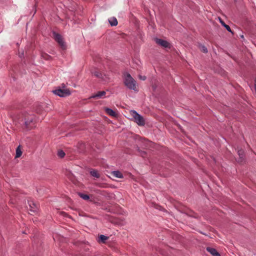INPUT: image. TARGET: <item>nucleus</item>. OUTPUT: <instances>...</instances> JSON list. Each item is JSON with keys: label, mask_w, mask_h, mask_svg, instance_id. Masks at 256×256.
<instances>
[{"label": "nucleus", "mask_w": 256, "mask_h": 256, "mask_svg": "<svg viewBox=\"0 0 256 256\" xmlns=\"http://www.w3.org/2000/svg\"><path fill=\"white\" fill-rule=\"evenodd\" d=\"M18 116L19 122H22L26 128L30 130L36 126V118L34 114L24 112L18 115Z\"/></svg>", "instance_id": "1"}, {"label": "nucleus", "mask_w": 256, "mask_h": 256, "mask_svg": "<svg viewBox=\"0 0 256 256\" xmlns=\"http://www.w3.org/2000/svg\"><path fill=\"white\" fill-rule=\"evenodd\" d=\"M124 85L129 89L132 90L134 91H138L136 86V82L132 78L130 74L127 73L124 79Z\"/></svg>", "instance_id": "2"}, {"label": "nucleus", "mask_w": 256, "mask_h": 256, "mask_svg": "<svg viewBox=\"0 0 256 256\" xmlns=\"http://www.w3.org/2000/svg\"><path fill=\"white\" fill-rule=\"evenodd\" d=\"M132 116L134 119V122L140 126H144L145 124L144 118L139 114L136 111H132Z\"/></svg>", "instance_id": "3"}, {"label": "nucleus", "mask_w": 256, "mask_h": 256, "mask_svg": "<svg viewBox=\"0 0 256 256\" xmlns=\"http://www.w3.org/2000/svg\"><path fill=\"white\" fill-rule=\"evenodd\" d=\"M56 95L60 97H66L71 94V92L68 88H58L52 91Z\"/></svg>", "instance_id": "4"}, {"label": "nucleus", "mask_w": 256, "mask_h": 256, "mask_svg": "<svg viewBox=\"0 0 256 256\" xmlns=\"http://www.w3.org/2000/svg\"><path fill=\"white\" fill-rule=\"evenodd\" d=\"M53 35L55 40L58 42L61 48L64 50H66V46L62 36L56 32H53Z\"/></svg>", "instance_id": "5"}, {"label": "nucleus", "mask_w": 256, "mask_h": 256, "mask_svg": "<svg viewBox=\"0 0 256 256\" xmlns=\"http://www.w3.org/2000/svg\"><path fill=\"white\" fill-rule=\"evenodd\" d=\"M90 73L92 76H94L96 78L104 80V77L106 76V75L102 73L101 72H100L98 69L96 68H92L90 70Z\"/></svg>", "instance_id": "6"}, {"label": "nucleus", "mask_w": 256, "mask_h": 256, "mask_svg": "<svg viewBox=\"0 0 256 256\" xmlns=\"http://www.w3.org/2000/svg\"><path fill=\"white\" fill-rule=\"evenodd\" d=\"M155 41L157 44L164 48H170L171 47V44L166 40L156 38Z\"/></svg>", "instance_id": "7"}, {"label": "nucleus", "mask_w": 256, "mask_h": 256, "mask_svg": "<svg viewBox=\"0 0 256 256\" xmlns=\"http://www.w3.org/2000/svg\"><path fill=\"white\" fill-rule=\"evenodd\" d=\"M28 204L30 206V214L32 215H33L36 214L38 210V206L34 203L33 201H29Z\"/></svg>", "instance_id": "8"}, {"label": "nucleus", "mask_w": 256, "mask_h": 256, "mask_svg": "<svg viewBox=\"0 0 256 256\" xmlns=\"http://www.w3.org/2000/svg\"><path fill=\"white\" fill-rule=\"evenodd\" d=\"M206 250L212 256H221L220 254L216 250L213 248L206 247Z\"/></svg>", "instance_id": "9"}, {"label": "nucleus", "mask_w": 256, "mask_h": 256, "mask_svg": "<svg viewBox=\"0 0 256 256\" xmlns=\"http://www.w3.org/2000/svg\"><path fill=\"white\" fill-rule=\"evenodd\" d=\"M106 94L105 91H99L96 94L92 96L90 98H100L104 96Z\"/></svg>", "instance_id": "10"}, {"label": "nucleus", "mask_w": 256, "mask_h": 256, "mask_svg": "<svg viewBox=\"0 0 256 256\" xmlns=\"http://www.w3.org/2000/svg\"><path fill=\"white\" fill-rule=\"evenodd\" d=\"M238 154L240 156L238 162H242L244 160V151L242 149H240L238 150Z\"/></svg>", "instance_id": "11"}, {"label": "nucleus", "mask_w": 256, "mask_h": 256, "mask_svg": "<svg viewBox=\"0 0 256 256\" xmlns=\"http://www.w3.org/2000/svg\"><path fill=\"white\" fill-rule=\"evenodd\" d=\"M90 174L94 178H100V174L98 172V171L94 169H92L90 172Z\"/></svg>", "instance_id": "12"}, {"label": "nucleus", "mask_w": 256, "mask_h": 256, "mask_svg": "<svg viewBox=\"0 0 256 256\" xmlns=\"http://www.w3.org/2000/svg\"><path fill=\"white\" fill-rule=\"evenodd\" d=\"M105 111L107 114H108V115H110V116H112L114 117H116L117 116V114H116V112L110 108H106Z\"/></svg>", "instance_id": "13"}, {"label": "nucleus", "mask_w": 256, "mask_h": 256, "mask_svg": "<svg viewBox=\"0 0 256 256\" xmlns=\"http://www.w3.org/2000/svg\"><path fill=\"white\" fill-rule=\"evenodd\" d=\"M112 174L116 177V178H123V175L122 174L121 172H120V171L118 170H116V171H113L112 172Z\"/></svg>", "instance_id": "14"}, {"label": "nucleus", "mask_w": 256, "mask_h": 256, "mask_svg": "<svg viewBox=\"0 0 256 256\" xmlns=\"http://www.w3.org/2000/svg\"><path fill=\"white\" fill-rule=\"evenodd\" d=\"M108 236L101 234L99 236V240H98V242L100 243L102 242L104 244L106 243V240H108Z\"/></svg>", "instance_id": "15"}, {"label": "nucleus", "mask_w": 256, "mask_h": 256, "mask_svg": "<svg viewBox=\"0 0 256 256\" xmlns=\"http://www.w3.org/2000/svg\"><path fill=\"white\" fill-rule=\"evenodd\" d=\"M22 151L21 150L20 146H18L16 149V154L15 158H20L22 154Z\"/></svg>", "instance_id": "16"}, {"label": "nucleus", "mask_w": 256, "mask_h": 256, "mask_svg": "<svg viewBox=\"0 0 256 256\" xmlns=\"http://www.w3.org/2000/svg\"><path fill=\"white\" fill-rule=\"evenodd\" d=\"M78 195L80 196V198H82L84 200H88L90 198V196L86 194H84L81 192H78Z\"/></svg>", "instance_id": "17"}, {"label": "nucleus", "mask_w": 256, "mask_h": 256, "mask_svg": "<svg viewBox=\"0 0 256 256\" xmlns=\"http://www.w3.org/2000/svg\"><path fill=\"white\" fill-rule=\"evenodd\" d=\"M220 22L221 23V24L229 32H230L232 33V30H231V28H230V26L227 24H226L224 22V21H222V20H220Z\"/></svg>", "instance_id": "18"}, {"label": "nucleus", "mask_w": 256, "mask_h": 256, "mask_svg": "<svg viewBox=\"0 0 256 256\" xmlns=\"http://www.w3.org/2000/svg\"><path fill=\"white\" fill-rule=\"evenodd\" d=\"M109 22L112 26H116L118 24V21L116 18H113Z\"/></svg>", "instance_id": "19"}, {"label": "nucleus", "mask_w": 256, "mask_h": 256, "mask_svg": "<svg viewBox=\"0 0 256 256\" xmlns=\"http://www.w3.org/2000/svg\"><path fill=\"white\" fill-rule=\"evenodd\" d=\"M41 56L43 58H44L46 60H50L52 59L51 56H50L46 53H42Z\"/></svg>", "instance_id": "20"}, {"label": "nucleus", "mask_w": 256, "mask_h": 256, "mask_svg": "<svg viewBox=\"0 0 256 256\" xmlns=\"http://www.w3.org/2000/svg\"><path fill=\"white\" fill-rule=\"evenodd\" d=\"M137 150L139 152V154L141 156H142L143 158H144L146 156V152L140 150L138 147H137Z\"/></svg>", "instance_id": "21"}, {"label": "nucleus", "mask_w": 256, "mask_h": 256, "mask_svg": "<svg viewBox=\"0 0 256 256\" xmlns=\"http://www.w3.org/2000/svg\"><path fill=\"white\" fill-rule=\"evenodd\" d=\"M58 156L60 158H62L64 156H65V153L62 150H60L58 151Z\"/></svg>", "instance_id": "22"}, {"label": "nucleus", "mask_w": 256, "mask_h": 256, "mask_svg": "<svg viewBox=\"0 0 256 256\" xmlns=\"http://www.w3.org/2000/svg\"><path fill=\"white\" fill-rule=\"evenodd\" d=\"M200 48L202 52L204 53H207L208 52V50L207 48L204 46H200Z\"/></svg>", "instance_id": "23"}, {"label": "nucleus", "mask_w": 256, "mask_h": 256, "mask_svg": "<svg viewBox=\"0 0 256 256\" xmlns=\"http://www.w3.org/2000/svg\"><path fill=\"white\" fill-rule=\"evenodd\" d=\"M60 214L64 216H68V215L64 212H60Z\"/></svg>", "instance_id": "24"}, {"label": "nucleus", "mask_w": 256, "mask_h": 256, "mask_svg": "<svg viewBox=\"0 0 256 256\" xmlns=\"http://www.w3.org/2000/svg\"><path fill=\"white\" fill-rule=\"evenodd\" d=\"M139 78L142 80H145L146 79V76H139Z\"/></svg>", "instance_id": "25"}, {"label": "nucleus", "mask_w": 256, "mask_h": 256, "mask_svg": "<svg viewBox=\"0 0 256 256\" xmlns=\"http://www.w3.org/2000/svg\"><path fill=\"white\" fill-rule=\"evenodd\" d=\"M96 186H100V187H102V186H101V184H96Z\"/></svg>", "instance_id": "26"}, {"label": "nucleus", "mask_w": 256, "mask_h": 256, "mask_svg": "<svg viewBox=\"0 0 256 256\" xmlns=\"http://www.w3.org/2000/svg\"><path fill=\"white\" fill-rule=\"evenodd\" d=\"M62 86L63 88H64L65 87V85L64 84H62Z\"/></svg>", "instance_id": "27"}]
</instances>
